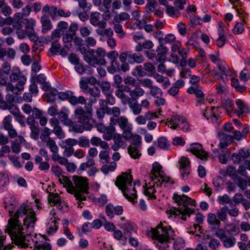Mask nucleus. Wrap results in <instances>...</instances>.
Instances as JSON below:
<instances>
[{
	"mask_svg": "<svg viewBox=\"0 0 250 250\" xmlns=\"http://www.w3.org/2000/svg\"><path fill=\"white\" fill-rule=\"evenodd\" d=\"M36 221L35 213L30 207L21 204L9 220L6 229L12 241L22 248L28 247L30 244L29 235L34 230Z\"/></svg>",
	"mask_w": 250,
	"mask_h": 250,
	"instance_id": "f257e3e1",
	"label": "nucleus"
},
{
	"mask_svg": "<svg viewBox=\"0 0 250 250\" xmlns=\"http://www.w3.org/2000/svg\"><path fill=\"white\" fill-rule=\"evenodd\" d=\"M162 166L158 162H155L152 165L150 173L146 177L145 185L144 186V193L149 197H154L156 188L164 185V187L169 182V178L165 175L162 170Z\"/></svg>",
	"mask_w": 250,
	"mask_h": 250,
	"instance_id": "f03ea898",
	"label": "nucleus"
},
{
	"mask_svg": "<svg viewBox=\"0 0 250 250\" xmlns=\"http://www.w3.org/2000/svg\"><path fill=\"white\" fill-rule=\"evenodd\" d=\"M173 199L179 205H183L182 207L178 208H169L167 210V214L169 217L172 215L175 217H180L184 221L186 220V216L190 217V215L195 211L196 202L186 195H179L174 194Z\"/></svg>",
	"mask_w": 250,
	"mask_h": 250,
	"instance_id": "7ed1b4c3",
	"label": "nucleus"
},
{
	"mask_svg": "<svg viewBox=\"0 0 250 250\" xmlns=\"http://www.w3.org/2000/svg\"><path fill=\"white\" fill-rule=\"evenodd\" d=\"M115 184L129 201L133 203L137 202V188L140 186L139 181L132 183V175L129 173L125 172L122 173L117 177Z\"/></svg>",
	"mask_w": 250,
	"mask_h": 250,
	"instance_id": "20e7f679",
	"label": "nucleus"
},
{
	"mask_svg": "<svg viewBox=\"0 0 250 250\" xmlns=\"http://www.w3.org/2000/svg\"><path fill=\"white\" fill-rule=\"evenodd\" d=\"M63 184L68 193L74 194L76 199L79 201H84L86 199L83 193H88V183L87 179L78 176L72 177V181L67 177H63Z\"/></svg>",
	"mask_w": 250,
	"mask_h": 250,
	"instance_id": "39448f33",
	"label": "nucleus"
},
{
	"mask_svg": "<svg viewBox=\"0 0 250 250\" xmlns=\"http://www.w3.org/2000/svg\"><path fill=\"white\" fill-rule=\"evenodd\" d=\"M150 236L157 241L156 246L160 250H166L168 248V243L174 240L175 232L169 226L160 223L155 229H152Z\"/></svg>",
	"mask_w": 250,
	"mask_h": 250,
	"instance_id": "423d86ee",
	"label": "nucleus"
},
{
	"mask_svg": "<svg viewBox=\"0 0 250 250\" xmlns=\"http://www.w3.org/2000/svg\"><path fill=\"white\" fill-rule=\"evenodd\" d=\"M108 113L112 114V116L110 118V125H115L118 124L122 129L128 128L129 126L131 125L126 117L120 116L121 111L119 107L114 106L112 107L111 109L108 110Z\"/></svg>",
	"mask_w": 250,
	"mask_h": 250,
	"instance_id": "0eeeda50",
	"label": "nucleus"
},
{
	"mask_svg": "<svg viewBox=\"0 0 250 250\" xmlns=\"http://www.w3.org/2000/svg\"><path fill=\"white\" fill-rule=\"evenodd\" d=\"M93 57L88 59L87 62L89 65L96 66V65H105L106 61L104 57L106 53L104 49L99 47L95 51H93Z\"/></svg>",
	"mask_w": 250,
	"mask_h": 250,
	"instance_id": "6e6552de",
	"label": "nucleus"
},
{
	"mask_svg": "<svg viewBox=\"0 0 250 250\" xmlns=\"http://www.w3.org/2000/svg\"><path fill=\"white\" fill-rule=\"evenodd\" d=\"M10 79L11 82H15L18 81L17 84V88L19 91H22L24 89L23 85L26 81V78L23 75L21 72L19 68L18 67H14L12 71L10 76Z\"/></svg>",
	"mask_w": 250,
	"mask_h": 250,
	"instance_id": "1a4fd4ad",
	"label": "nucleus"
},
{
	"mask_svg": "<svg viewBox=\"0 0 250 250\" xmlns=\"http://www.w3.org/2000/svg\"><path fill=\"white\" fill-rule=\"evenodd\" d=\"M88 113H85L82 108H77L75 111V114L78 121L83 124L84 127L87 129L90 130L91 129L92 125L90 123V111H88Z\"/></svg>",
	"mask_w": 250,
	"mask_h": 250,
	"instance_id": "9d476101",
	"label": "nucleus"
},
{
	"mask_svg": "<svg viewBox=\"0 0 250 250\" xmlns=\"http://www.w3.org/2000/svg\"><path fill=\"white\" fill-rule=\"evenodd\" d=\"M217 68L220 72L214 71L212 75L215 78L220 77L224 82L227 80V77L231 75V72L227 64L224 61L218 62L217 65Z\"/></svg>",
	"mask_w": 250,
	"mask_h": 250,
	"instance_id": "9b49d317",
	"label": "nucleus"
},
{
	"mask_svg": "<svg viewBox=\"0 0 250 250\" xmlns=\"http://www.w3.org/2000/svg\"><path fill=\"white\" fill-rule=\"evenodd\" d=\"M77 145V140L72 138H68L62 142L60 146L62 148H65L63 151V155L65 157H69L74 154V149L73 146Z\"/></svg>",
	"mask_w": 250,
	"mask_h": 250,
	"instance_id": "f8f14e48",
	"label": "nucleus"
},
{
	"mask_svg": "<svg viewBox=\"0 0 250 250\" xmlns=\"http://www.w3.org/2000/svg\"><path fill=\"white\" fill-rule=\"evenodd\" d=\"M188 93L190 94H194L198 99L196 105L202 106L206 103L204 93L198 85H192L188 89Z\"/></svg>",
	"mask_w": 250,
	"mask_h": 250,
	"instance_id": "ddd939ff",
	"label": "nucleus"
},
{
	"mask_svg": "<svg viewBox=\"0 0 250 250\" xmlns=\"http://www.w3.org/2000/svg\"><path fill=\"white\" fill-rule=\"evenodd\" d=\"M26 20L27 22L24 31L25 38L26 36H27L31 41L37 42L39 38L37 33L35 32L34 28L36 21L33 19H31L30 21H29L28 19H26Z\"/></svg>",
	"mask_w": 250,
	"mask_h": 250,
	"instance_id": "4468645a",
	"label": "nucleus"
},
{
	"mask_svg": "<svg viewBox=\"0 0 250 250\" xmlns=\"http://www.w3.org/2000/svg\"><path fill=\"white\" fill-rule=\"evenodd\" d=\"M201 110V113L203 116L207 119H210L212 121H216L218 119V107L214 106L212 107H205V108H202L201 106H199Z\"/></svg>",
	"mask_w": 250,
	"mask_h": 250,
	"instance_id": "2eb2a0df",
	"label": "nucleus"
},
{
	"mask_svg": "<svg viewBox=\"0 0 250 250\" xmlns=\"http://www.w3.org/2000/svg\"><path fill=\"white\" fill-rule=\"evenodd\" d=\"M190 152L202 160H207L208 158V153L205 151L202 146L198 143L192 144L190 147Z\"/></svg>",
	"mask_w": 250,
	"mask_h": 250,
	"instance_id": "dca6fc26",
	"label": "nucleus"
},
{
	"mask_svg": "<svg viewBox=\"0 0 250 250\" xmlns=\"http://www.w3.org/2000/svg\"><path fill=\"white\" fill-rule=\"evenodd\" d=\"M124 211L123 208L121 206H114L109 204L105 206V212L106 216L110 219L114 217V215H120Z\"/></svg>",
	"mask_w": 250,
	"mask_h": 250,
	"instance_id": "f3484780",
	"label": "nucleus"
},
{
	"mask_svg": "<svg viewBox=\"0 0 250 250\" xmlns=\"http://www.w3.org/2000/svg\"><path fill=\"white\" fill-rule=\"evenodd\" d=\"M49 123L52 127H53L52 132H53L57 137L60 139H62L65 138V133L62 129V127L59 125V120L56 118H53L49 121Z\"/></svg>",
	"mask_w": 250,
	"mask_h": 250,
	"instance_id": "a211bd4d",
	"label": "nucleus"
},
{
	"mask_svg": "<svg viewBox=\"0 0 250 250\" xmlns=\"http://www.w3.org/2000/svg\"><path fill=\"white\" fill-rule=\"evenodd\" d=\"M5 22L9 25L12 24L13 27L16 30V33L19 39L25 38L24 30L22 29L21 21H12V18H10L6 19Z\"/></svg>",
	"mask_w": 250,
	"mask_h": 250,
	"instance_id": "6ab92c4d",
	"label": "nucleus"
},
{
	"mask_svg": "<svg viewBox=\"0 0 250 250\" xmlns=\"http://www.w3.org/2000/svg\"><path fill=\"white\" fill-rule=\"evenodd\" d=\"M101 14L96 12L90 15V22L94 26H98L100 28H104L106 26V22L104 21H100Z\"/></svg>",
	"mask_w": 250,
	"mask_h": 250,
	"instance_id": "aec40b11",
	"label": "nucleus"
},
{
	"mask_svg": "<svg viewBox=\"0 0 250 250\" xmlns=\"http://www.w3.org/2000/svg\"><path fill=\"white\" fill-rule=\"evenodd\" d=\"M168 51V48L163 44H160L156 48V61L159 62H164L167 59L166 55Z\"/></svg>",
	"mask_w": 250,
	"mask_h": 250,
	"instance_id": "412c9836",
	"label": "nucleus"
},
{
	"mask_svg": "<svg viewBox=\"0 0 250 250\" xmlns=\"http://www.w3.org/2000/svg\"><path fill=\"white\" fill-rule=\"evenodd\" d=\"M125 90L129 93V95L131 99L134 100L143 96L145 94V90L143 88L138 86H136L133 90H131L129 87H125Z\"/></svg>",
	"mask_w": 250,
	"mask_h": 250,
	"instance_id": "4be33fe9",
	"label": "nucleus"
},
{
	"mask_svg": "<svg viewBox=\"0 0 250 250\" xmlns=\"http://www.w3.org/2000/svg\"><path fill=\"white\" fill-rule=\"evenodd\" d=\"M235 103L238 109L234 113H237L239 117H242L244 113L249 112V108L243 101L237 99Z\"/></svg>",
	"mask_w": 250,
	"mask_h": 250,
	"instance_id": "5701e85b",
	"label": "nucleus"
},
{
	"mask_svg": "<svg viewBox=\"0 0 250 250\" xmlns=\"http://www.w3.org/2000/svg\"><path fill=\"white\" fill-rule=\"evenodd\" d=\"M42 32L43 34L47 33L53 28V25L48 16H42L41 17Z\"/></svg>",
	"mask_w": 250,
	"mask_h": 250,
	"instance_id": "b1692460",
	"label": "nucleus"
},
{
	"mask_svg": "<svg viewBox=\"0 0 250 250\" xmlns=\"http://www.w3.org/2000/svg\"><path fill=\"white\" fill-rule=\"evenodd\" d=\"M218 136L220 139V147L222 149L226 148L228 145L232 140V136L224 133H218Z\"/></svg>",
	"mask_w": 250,
	"mask_h": 250,
	"instance_id": "393cba45",
	"label": "nucleus"
},
{
	"mask_svg": "<svg viewBox=\"0 0 250 250\" xmlns=\"http://www.w3.org/2000/svg\"><path fill=\"white\" fill-rule=\"evenodd\" d=\"M217 217V215L213 213H209L207 215V222L212 229L219 228L221 225V222Z\"/></svg>",
	"mask_w": 250,
	"mask_h": 250,
	"instance_id": "a878e982",
	"label": "nucleus"
},
{
	"mask_svg": "<svg viewBox=\"0 0 250 250\" xmlns=\"http://www.w3.org/2000/svg\"><path fill=\"white\" fill-rule=\"evenodd\" d=\"M92 145L94 146H100L104 149H109L108 144L105 141H103L100 137L94 136L90 140Z\"/></svg>",
	"mask_w": 250,
	"mask_h": 250,
	"instance_id": "bb28decb",
	"label": "nucleus"
},
{
	"mask_svg": "<svg viewBox=\"0 0 250 250\" xmlns=\"http://www.w3.org/2000/svg\"><path fill=\"white\" fill-rule=\"evenodd\" d=\"M56 10L57 7L46 4L42 8V16H46V14H48L52 19H55L56 17Z\"/></svg>",
	"mask_w": 250,
	"mask_h": 250,
	"instance_id": "cd10ccee",
	"label": "nucleus"
},
{
	"mask_svg": "<svg viewBox=\"0 0 250 250\" xmlns=\"http://www.w3.org/2000/svg\"><path fill=\"white\" fill-rule=\"evenodd\" d=\"M182 118L179 115L172 116L170 119H167L166 124L169 127L175 129L177 127H178Z\"/></svg>",
	"mask_w": 250,
	"mask_h": 250,
	"instance_id": "c85d7f7f",
	"label": "nucleus"
},
{
	"mask_svg": "<svg viewBox=\"0 0 250 250\" xmlns=\"http://www.w3.org/2000/svg\"><path fill=\"white\" fill-rule=\"evenodd\" d=\"M101 103H100V104H102V106L100 108L98 109L96 111V114L98 118L100 119H103L104 117L105 113L109 115H112V114H110L108 113V110H109V109H111L112 108L108 107L106 104H104V101L101 100Z\"/></svg>",
	"mask_w": 250,
	"mask_h": 250,
	"instance_id": "c756f323",
	"label": "nucleus"
},
{
	"mask_svg": "<svg viewBox=\"0 0 250 250\" xmlns=\"http://www.w3.org/2000/svg\"><path fill=\"white\" fill-rule=\"evenodd\" d=\"M121 228L125 230L127 232L131 233V232H136L137 226L131 221H126L125 222L121 224Z\"/></svg>",
	"mask_w": 250,
	"mask_h": 250,
	"instance_id": "7c9ffc66",
	"label": "nucleus"
},
{
	"mask_svg": "<svg viewBox=\"0 0 250 250\" xmlns=\"http://www.w3.org/2000/svg\"><path fill=\"white\" fill-rule=\"evenodd\" d=\"M116 128L114 125H111L107 126V128L103 133V138L104 140L110 141L114 136Z\"/></svg>",
	"mask_w": 250,
	"mask_h": 250,
	"instance_id": "2f4dec72",
	"label": "nucleus"
},
{
	"mask_svg": "<svg viewBox=\"0 0 250 250\" xmlns=\"http://www.w3.org/2000/svg\"><path fill=\"white\" fill-rule=\"evenodd\" d=\"M140 146H137L135 144H131L128 147V150L129 154L131 157L134 159H137L141 155L140 151Z\"/></svg>",
	"mask_w": 250,
	"mask_h": 250,
	"instance_id": "473e14b6",
	"label": "nucleus"
},
{
	"mask_svg": "<svg viewBox=\"0 0 250 250\" xmlns=\"http://www.w3.org/2000/svg\"><path fill=\"white\" fill-rule=\"evenodd\" d=\"M178 52L181 57L180 65L182 67H186L188 51L184 48H182Z\"/></svg>",
	"mask_w": 250,
	"mask_h": 250,
	"instance_id": "72a5a7b5",
	"label": "nucleus"
},
{
	"mask_svg": "<svg viewBox=\"0 0 250 250\" xmlns=\"http://www.w3.org/2000/svg\"><path fill=\"white\" fill-rule=\"evenodd\" d=\"M228 210V207L227 206H224L217 211L216 215L220 222H225L227 220Z\"/></svg>",
	"mask_w": 250,
	"mask_h": 250,
	"instance_id": "f704fd0d",
	"label": "nucleus"
},
{
	"mask_svg": "<svg viewBox=\"0 0 250 250\" xmlns=\"http://www.w3.org/2000/svg\"><path fill=\"white\" fill-rule=\"evenodd\" d=\"M42 141L46 143V146L52 152H58L59 147L53 139L51 138H48Z\"/></svg>",
	"mask_w": 250,
	"mask_h": 250,
	"instance_id": "c9c22d12",
	"label": "nucleus"
},
{
	"mask_svg": "<svg viewBox=\"0 0 250 250\" xmlns=\"http://www.w3.org/2000/svg\"><path fill=\"white\" fill-rule=\"evenodd\" d=\"M128 105L129 108L132 109L134 114L137 115L141 113L142 108L140 104H139L137 101H135L133 102L132 101H131L129 103Z\"/></svg>",
	"mask_w": 250,
	"mask_h": 250,
	"instance_id": "e433bc0d",
	"label": "nucleus"
},
{
	"mask_svg": "<svg viewBox=\"0 0 250 250\" xmlns=\"http://www.w3.org/2000/svg\"><path fill=\"white\" fill-rule=\"evenodd\" d=\"M144 56L140 53L132 54L130 51V63L135 62L137 63H140L145 61Z\"/></svg>",
	"mask_w": 250,
	"mask_h": 250,
	"instance_id": "4c0bfd02",
	"label": "nucleus"
},
{
	"mask_svg": "<svg viewBox=\"0 0 250 250\" xmlns=\"http://www.w3.org/2000/svg\"><path fill=\"white\" fill-rule=\"evenodd\" d=\"M130 18L129 15L126 12H122L120 14H116L113 19V22L118 23L123 21L128 20Z\"/></svg>",
	"mask_w": 250,
	"mask_h": 250,
	"instance_id": "58836bf2",
	"label": "nucleus"
},
{
	"mask_svg": "<svg viewBox=\"0 0 250 250\" xmlns=\"http://www.w3.org/2000/svg\"><path fill=\"white\" fill-rule=\"evenodd\" d=\"M117 167L116 163L114 162H111L109 165H104L101 168V171L105 174L109 172L113 171Z\"/></svg>",
	"mask_w": 250,
	"mask_h": 250,
	"instance_id": "ea45409f",
	"label": "nucleus"
},
{
	"mask_svg": "<svg viewBox=\"0 0 250 250\" xmlns=\"http://www.w3.org/2000/svg\"><path fill=\"white\" fill-rule=\"evenodd\" d=\"M59 119L66 125H71L72 121L68 119L67 114L64 112H60L58 114Z\"/></svg>",
	"mask_w": 250,
	"mask_h": 250,
	"instance_id": "a19ab883",
	"label": "nucleus"
},
{
	"mask_svg": "<svg viewBox=\"0 0 250 250\" xmlns=\"http://www.w3.org/2000/svg\"><path fill=\"white\" fill-rule=\"evenodd\" d=\"M222 105L225 108L228 115H230L233 110V106L232 104V101L229 99H224L222 101Z\"/></svg>",
	"mask_w": 250,
	"mask_h": 250,
	"instance_id": "79ce46f5",
	"label": "nucleus"
},
{
	"mask_svg": "<svg viewBox=\"0 0 250 250\" xmlns=\"http://www.w3.org/2000/svg\"><path fill=\"white\" fill-rule=\"evenodd\" d=\"M157 146L161 149H167L170 144L166 138L162 137L158 139Z\"/></svg>",
	"mask_w": 250,
	"mask_h": 250,
	"instance_id": "37998d69",
	"label": "nucleus"
},
{
	"mask_svg": "<svg viewBox=\"0 0 250 250\" xmlns=\"http://www.w3.org/2000/svg\"><path fill=\"white\" fill-rule=\"evenodd\" d=\"M86 101L83 96L76 97L72 95L70 99V103L73 105H76L79 104H85Z\"/></svg>",
	"mask_w": 250,
	"mask_h": 250,
	"instance_id": "c03bdc74",
	"label": "nucleus"
},
{
	"mask_svg": "<svg viewBox=\"0 0 250 250\" xmlns=\"http://www.w3.org/2000/svg\"><path fill=\"white\" fill-rule=\"evenodd\" d=\"M221 241L223 242L224 247L227 248L232 247L236 243L235 238L233 236H227Z\"/></svg>",
	"mask_w": 250,
	"mask_h": 250,
	"instance_id": "a18cd8bd",
	"label": "nucleus"
},
{
	"mask_svg": "<svg viewBox=\"0 0 250 250\" xmlns=\"http://www.w3.org/2000/svg\"><path fill=\"white\" fill-rule=\"evenodd\" d=\"M166 12L170 17H177L179 14V10L176 7L166 5Z\"/></svg>",
	"mask_w": 250,
	"mask_h": 250,
	"instance_id": "49530a36",
	"label": "nucleus"
},
{
	"mask_svg": "<svg viewBox=\"0 0 250 250\" xmlns=\"http://www.w3.org/2000/svg\"><path fill=\"white\" fill-rule=\"evenodd\" d=\"M12 247V245L6 244V237L0 233V250H11Z\"/></svg>",
	"mask_w": 250,
	"mask_h": 250,
	"instance_id": "de8ad7c7",
	"label": "nucleus"
},
{
	"mask_svg": "<svg viewBox=\"0 0 250 250\" xmlns=\"http://www.w3.org/2000/svg\"><path fill=\"white\" fill-rule=\"evenodd\" d=\"M63 32L60 29H55L51 34L50 40L52 42H57L62 36Z\"/></svg>",
	"mask_w": 250,
	"mask_h": 250,
	"instance_id": "09e8293b",
	"label": "nucleus"
},
{
	"mask_svg": "<svg viewBox=\"0 0 250 250\" xmlns=\"http://www.w3.org/2000/svg\"><path fill=\"white\" fill-rule=\"evenodd\" d=\"M77 144L82 147H89L90 142L89 139L85 136L80 137L78 140H77Z\"/></svg>",
	"mask_w": 250,
	"mask_h": 250,
	"instance_id": "8fccbe9b",
	"label": "nucleus"
},
{
	"mask_svg": "<svg viewBox=\"0 0 250 250\" xmlns=\"http://www.w3.org/2000/svg\"><path fill=\"white\" fill-rule=\"evenodd\" d=\"M150 94L153 97L158 98L161 97L163 94L162 90L156 86H153L150 90Z\"/></svg>",
	"mask_w": 250,
	"mask_h": 250,
	"instance_id": "3c124183",
	"label": "nucleus"
},
{
	"mask_svg": "<svg viewBox=\"0 0 250 250\" xmlns=\"http://www.w3.org/2000/svg\"><path fill=\"white\" fill-rule=\"evenodd\" d=\"M15 206L16 204L14 200H13L11 203L7 201L5 202V208L8 210L9 213L11 217H13L12 216V214L15 209Z\"/></svg>",
	"mask_w": 250,
	"mask_h": 250,
	"instance_id": "603ef678",
	"label": "nucleus"
},
{
	"mask_svg": "<svg viewBox=\"0 0 250 250\" xmlns=\"http://www.w3.org/2000/svg\"><path fill=\"white\" fill-rule=\"evenodd\" d=\"M222 30L223 29L220 26V28L219 29V38L216 41V44L219 47L224 46L226 42V38L222 33Z\"/></svg>",
	"mask_w": 250,
	"mask_h": 250,
	"instance_id": "864d4df0",
	"label": "nucleus"
},
{
	"mask_svg": "<svg viewBox=\"0 0 250 250\" xmlns=\"http://www.w3.org/2000/svg\"><path fill=\"white\" fill-rule=\"evenodd\" d=\"M60 197L53 193H50L48 196V201L50 204H53V205L57 206L60 201H61Z\"/></svg>",
	"mask_w": 250,
	"mask_h": 250,
	"instance_id": "5fc2aeb1",
	"label": "nucleus"
},
{
	"mask_svg": "<svg viewBox=\"0 0 250 250\" xmlns=\"http://www.w3.org/2000/svg\"><path fill=\"white\" fill-rule=\"evenodd\" d=\"M123 132L122 133V136L123 138L125 140H129L133 138V134L132 133L131 125L129 126L128 128H125V129H122Z\"/></svg>",
	"mask_w": 250,
	"mask_h": 250,
	"instance_id": "6e6d98bb",
	"label": "nucleus"
},
{
	"mask_svg": "<svg viewBox=\"0 0 250 250\" xmlns=\"http://www.w3.org/2000/svg\"><path fill=\"white\" fill-rule=\"evenodd\" d=\"M12 118L10 115H8L4 117L2 123L3 127L5 130H6L8 129H10V127L13 126L12 124Z\"/></svg>",
	"mask_w": 250,
	"mask_h": 250,
	"instance_id": "4d7b16f0",
	"label": "nucleus"
},
{
	"mask_svg": "<svg viewBox=\"0 0 250 250\" xmlns=\"http://www.w3.org/2000/svg\"><path fill=\"white\" fill-rule=\"evenodd\" d=\"M231 85L236 88V89L241 92H243L246 89V87L244 85H240L239 82L237 79H231Z\"/></svg>",
	"mask_w": 250,
	"mask_h": 250,
	"instance_id": "13d9d810",
	"label": "nucleus"
},
{
	"mask_svg": "<svg viewBox=\"0 0 250 250\" xmlns=\"http://www.w3.org/2000/svg\"><path fill=\"white\" fill-rule=\"evenodd\" d=\"M159 41L163 40L166 43H174L175 42H176V37L174 34H168L166 35L164 39L159 38Z\"/></svg>",
	"mask_w": 250,
	"mask_h": 250,
	"instance_id": "bf43d9fd",
	"label": "nucleus"
},
{
	"mask_svg": "<svg viewBox=\"0 0 250 250\" xmlns=\"http://www.w3.org/2000/svg\"><path fill=\"white\" fill-rule=\"evenodd\" d=\"M178 163L180 165V169L185 168L187 167H190L189 160L186 157H181Z\"/></svg>",
	"mask_w": 250,
	"mask_h": 250,
	"instance_id": "052dcab7",
	"label": "nucleus"
},
{
	"mask_svg": "<svg viewBox=\"0 0 250 250\" xmlns=\"http://www.w3.org/2000/svg\"><path fill=\"white\" fill-rule=\"evenodd\" d=\"M185 243L182 239H176L173 244V249L174 250H181L184 248Z\"/></svg>",
	"mask_w": 250,
	"mask_h": 250,
	"instance_id": "680f3d73",
	"label": "nucleus"
},
{
	"mask_svg": "<svg viewBox=\"0 0 250 250\" xmlns=\"http://www.w3.org/2000/svg\"><path fill=\"white\" fill-rule=\"evenodd\" d=\"M58 229V223L55 220H52L48 224V232L52 233L55 232Z\"/></svg>",
	"mask_w": 250,
	"mask_h": 250,
	"instance_id": "e2e57ef3",
	"label": "nucleus"
},
{
	"mask_svg": "<svg viewBox=\"0 0 250 250\" xmlns=\"http://www.w3.org/2000/svg\"><path fill=\"white\" fill-rule=\"evenodd\" d=\"M112 139H113L115 144H118L121 146L124 145L125 143L121 134L115 133L114 134V136Z\"/></svg>",
	"mask_w": 250,
	"mask_h": 250,
	"instance_id": "0e129e2a",
	"label": "nucleus"
},
{
	"mask_svg": "<svg viewBox=\"0 0 250 250\" xmlns=\"http://www.w3.org/2000/svg\"><path fill=\"white\" fill-rule=\"evenodd\" d=\"M109 154V149H104L100 152L99 156L101 160H104L105 162H107L110 159Z\"/></svg>",
	"mask_w": 250,
	"mask_h": 250,
	"instance_id": "69168bd1",
	"label": "nucleus"
},
{
	"mask_svg": "<svg viewBox=\"0 0 250 250\" xmlns=\"http://www.w3.org/2000/svg\"><path fill=\"white\" fill-rule=\"evenodd\" d=\"M217 201L219 204L222 205L227 204L231 202L230 197L227 194L219 196Z\"/></svg>",
	"mask_w": 250,
	"mask_h": 250,
	"instance_id": "338daca9",
	"label": "nucleus"
},
{
	"mask_svg": "<svg viewBox=\"0 0 250 250\" xmlns=\"http://www.w3.org/2000/svg\"><path fill=\"white\" fill-rule=\"evenodd\" d=\"M36 250H51V246L47 242H44L35 246Z\"/></svg>",
	"mask_w": 250,
	"mask_h": 250,
	"instance_id": "774afa93",
	"label": "nucleus"
}]
</instances>
